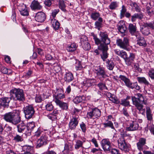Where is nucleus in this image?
Wrapping results in <instances>:
<instances>
[{"instance_id": "20e7f679", "label": "nucleus", "mask_w": 154, "mask_h": 154, "mask_svg": "<svg viewBox=\"0 0 154 154\" xmlns=\"http://www.w3.org/2000/svg\"><path fill=\"white\" fill-rule=\"evenodd\" d=\"M10 96L12 99L15 101H23L25 100V96L23 90L14 88L11 90Z\"/></svg>"}, {"instance_id": "f3484780", "label": "nucleus", "mask_w": 154, "mask_h": 154, "mask_svg": "<svg viewBox=\"0 0 154 154\" xmlns=\"http://www.w3.org/2000/svg\"><path fill=\"white\" fill-rule=\"evenodd\" d=\"M47 144V139L45 136H41L37 142L36 148H38Z\"/></svg>"}, {"instance_id": "37998d69", "label": "nucleus", "mask_w": 154, "mask_h": 154, "mask_svg": "<svg viewBox=\"0 0 154 154\" xmlns=\"http://www.w3.org/2000/svg\"><path fill=\"white\" fill-rule=\"evenodd\" d=\"M146 115L147 119L151 121L152 119V116L151 114L150 109L148 106L146 107Z\"/></svg>"}, {"instance_id": "6e6d98bb", "label": "nucleus", "mask_w": 154, "mask_h": 154, "mask_svg": "<svg viewBox=\"0 0 154 154\" xmlns=\"http://www.w3.org/2000/svg\"><path fill=\"white\" fill-rule=\"evenodd\" d=\"M32 71L30 70H28L27 72L25 73L23 75V77L26 79H27L29 78L31 76V74H32Z\"/></svg>"}, {"instance_id": "ea45409f", "label": "nucleus", "mask_w": 154, "mask_h": 154, "mask_svg": "<svg viewBox=\"0 0 154 154\" xmlns=\"http://www.w3.org/2000/svg\"><path fill=\"white\" fill-rule=\"evenodd\" d=\"M137 79L139 82L140 83H143L147 85L149 84V82L144 77H138Z\"/></svg>"}, {"instance_id": "6e6552de", "label": "nucleus", "mask_w": 154, "mask_h": 154, "mask_svg": "<svg viewBox=\"0 0 154 154\" xmlns=\"http://www.w3.org/2000/svg\"><path fill=\"white\" fill-rule=\"evenodd\" d=\"M139 125L136 121H129L127 122L126 130L127 131H133L137 130L139 127Z\"/></svg>"}, {"instance_id": "de8ad7c7", "label": "nucleus", "mask_w": 154, "mask_h": 154, "mask_svg": "<svg viewBox=\"0 0 154 154\" xmlns=\"http://www.w3.org/2000/svg\"><path fill=\"white\" fill-rule=\"evenodd\" d=\"M83 48L85 50H89L91 48V45L88 41L81 44Z\"/></svg>"}, {"instance_id": "f03ea898", "label": "nucleus", "mask_w": 154, "mask_h": 154, "mask_svg": "<svg viewBox=\"0 0 154 154\" xmlns=\"http://www.w3.org/2000/svg\"><path fill=\"white\" fill-rule=\"evenodd\" d=\"M20 112L18 110L6 113L3 116V118L6 122L16 125L21 121Z\"/></svg>"}, {"instance_id": "0e129e2a", "label": "nucleus", "mask_w": 154, "mask_h": 154, "mask_svg": "<svg viewBox=\"0 0 154 154\" xmlns=\"http://www.w3.org/2000/svg\"><path fill=\"white\" fill-rule=\"evenodd\" d=\"M149 75L152 79H154V69H151L149 71Z\"/></svg>"}, {"instance_id": "774afa93", "label": "nucleus", "mask_w": 154, "mask_h": 154, "mask_svg": "<svg viewBox=\"0 0 154 154\" xmlns=\"http://www.w3.org/2000/svg\"><path fill=\"white\" fill-rule=\"evenodd\" d=\"M110 151L112 154H120L119 150L115 148L111 149Z\"/></svg>"}, {"instance_id": "c9c22d12", "label": "nucleus", "mask_w": 154, "mask_h": 154, "mask_svg": "<svg viewBox=\"0 0 154 154\" xmlns=\"http://www.w3.org/2000/svg\"><path fill=\"white\" fill-rule=\"evenodd\" d=\"M64 98L65 95L64 94L61 93L58 94L56 95H55L54 100L55 103H56L58 101H61L60 100Z\"/></svg>"}, {"instance_id": "4468645a", "label": "nucleus", "mask_w": 154, "mask_h": 154, "mask_svg": "<svg viewBox=\"0 0 154 154\" xmlns=\"http://www.w3.org/2000/svg\"><path fill=\"white\" fill-rule=\"evenodd\" d=\"M96 73L98 76H100L103 78L108 77L103 68L99 66L97 69H96Z\"/></svg>"}, {"instance_id": "3c124183", "label": "nucleus", "mask_w": 154, "mask_h": 154, "mask_svg": "<svg viewBox=\"0 0 154 154\" xmlns=\"http://www.w3.org/2000/svg\"><path fill=\"white\" fill-rule=\"evenodd\" d=\"M75 66V68L76 70H81L82 68V67L80 62L79 60L76 61Z\"/></svg>"}, {"instance_id": "79ce46f5", "label": "nucleus", "mask_w": 154, "mask_h": 154, "mask_svg": "<svg viewBox=\"0 0 154 154\" xmlns=\"http://www.w3.org/2000/svg\"><path fill=\"white\" fill-rule=\"evenodd\" d=\"M103 20V19L102 18L99 17L98 19V20L95 22V28L98 30H100V28L101 27Z\"/></svg>"}, {"instance_id": "72a5a7b5", "label": "nucleus", "mask_w": 154, "mask_h": 154, "mask_svg": "<svg viewBox=\"0 0 154 154\" xmlns=\"http://www.w3.org/2000/svg\"><path fill=\"white\" fill-rule=\"evenodd\" d=\"M98 49L102 51V54L101 56V57L103 60V61H105L106 59L108 57V54L107 53V51L108 50V48L105 49L103 48L102 49Z\"/></svg>"}, {"instance_id": "4d7b16f0", "label": "nucleus", "mask_w": 154, "mask_h": 154, "mask_svg": "<svg viewBox=\"0 0 154 154\" xmlns=\"http://www.w3.org/2000/svg\"><path fill=\"white\" fill-rule=\"evenodd\" d=\"M145 26L147 27H149L152 29H154V22L152 21L150 23H146L144 24Z\"/></svg>"}, {"instance_id": "c756f323", "label": "nucleus", "mask_w": 154, "mask_h": 154, "mask_svg": "<svg viewBox=\"0 0 154 154\" xmlns=\"http://www.w3.org/2000/svg\"><path fill=\"white\" fill-rule=\"evenodd\" d=\"M128 29L129 32L132 35H135L137 31V27L135 25L130 23L128 26Z\"/></svg>"}, {"instance_id": "0eeeda50", "label": "nucleus", "mask_w": 154, "mask_h": 154, "mask_svg": "<svg viewBox=\"0 0 154 154\" xmlns=\"http://www.w3.org/2000/svg\"><path fill=\"white\" fill-rule=\"evenodd\" d=\"M101 111L98 108L92 109L87 113V117L88 119L98 118L101 115Z\"/></svg>"}, {"instance_id": "864d4df0", "label": "nucleus", "mask_w": 154, "mask_h": 154, "mask_svg": "<svg viewBox=\"0 0 154 154\" xmlns=\"http://www.w3.org/2000/svg\"><path fill=\"white\" fill-rule=\"evenodd\" d=\"M54 108V106L51 103H49L45 105L46 110L48 111H52Z\"/></svg>"}, {"instance_id": "6ab92c4d", "label": "nucleus", "mask_w": 154, "mask_h": 154, "mask_svg": "<svg viewBox=\"0 0 154 154\" xmlns=\"http://www.w3.org/2000/svg\"><path fill=\"white\" fill-rule=\"evenodd\" d=\"M18 9L20 14L23 16H28L29 14V12L25 5L23 4L18 7Z\"/></svg>"}, {"instance_id": "603ef678", "label": "nucleus", "mask_w": 154, "mask_h": 154, "mask_svg": "<svg viewBox=\"0 0 154 154\" xmlns=\"http://www.w3.org/2000/svg\"><path fill=\"white\" fill-rule=\"evenodd\" d=\"M122 58L124 59L125 62L127 57V54L126 52L123 50L121 51V52L119 56Z\"/></svg>"}, {"instance_id": "423d86ee", "label": "nucleus", "mask_w": 154, "mask_h": 154, "mask_svg": "<svg viewBox=\"0 0 154 154\" xmlns=\"http://www.w3.org/2000/svg\"><path fill=\"white\" fill-rule=\"evenodd\" d=\"M25 117L26 119H29L32 118L34 116L35 110L31 105L26 106L23 109Z\"/></svg>"}, {"instance_id": "f257e3e1", "label": "nucleus", "mask_w": 154, "mask_h": 154, "mask_svg": "<svg viewBox=\"0 0 154 154\" xmlns=\"http://www.w3.org/2000/svg\"><path fill=\"white\" fill-rule=\"evenodd\" d=\"M96 44L99 45L98 49H103L108 48V45L110 42V39L109 38L107 32H100L99 34L100 38H98L97 36L93 33H91Z\"/></svg>"}, {"instance_id": "680f3d73", "label": "nucleus", "mask_w": 154, "mask_h": 154, "mask_svg": "<svg viewBox=\"0 0 154 154\" xmlns=\"http://www.w3.org/2000/svg\"><path fill=\"white\" fill-rule=\"evenodd\" d=\"M80 127L82 131L83 132H85L86 130V125L84 123L82 122L80 125Z\"/></svg>"}, {"instance_id": "5701e85b", "label": "nucleus", "mask_w": 154, "mask_h": 154, "mask_svg": "<svg viewBox=\"0 0 154 154\" xmlns=\"http://www.w3.org/2000/svg\"><path fill=\"white\" fill-rule=\"evenodd\" d=\"M135 35L137 39V44L140 46L145 47L146 45V44L144 38L140 36L139 34H136Z\"/></svg>"}, {"instance_id": "e2e57ef3", "label": "nucleus", "mask_w": 154, "mask_h": 154, "mask_svg": "<svg viewBox=\"0 0 154 154\" xmlns=\"http://www.w3.org/2000/svg\"><path fill=\"white\" fill-rule=\"evenodd\" d=\"M54 0H45L44 3L45 5L48 7L51 6L52 4V2Z\"/></svg>"}, {"instance_id": "e433bc0d", "label": "nucleus", "mask_w": 154, "mask_h": 154, "mask_svg": "<svg viewBox=\"0 0 154 154\" xmlns=\"http://www.w3.org/2000/svg\"><path fill=\"white\" fill-rule=\"evenodd\" d=\"M85 97L84 96H79L75 97L73 100V102L76 104L80 103L85 100Z\"/></svg>"}, {"instance_id": "052dcab7", "label": "nucleus", "mask_w": 154, "mask_h": 154, "mask_svg": "<svg viewBox=\"0 0 154 154\" xmlns=\"http://www.w3.org/2000/svg\"><path fill=\"white\" fill-rule=\"evenodd\" d=\"M99 87L100 89L102 90L105 89H107L106 87L105 84L100 83L97 85Z\"/></svg>"}, {"instance_id": "dca6fc26", "label": "nucleus", "mask_w": 154, "mask_h": 154, "mask_svg": "<svg viewBox=\"0 0 154 154\" xmlns=\"http://www.w3.org/2000/svg\"><path fill=\"white\" fill-rule=\"evenodd\" d=\"M146 140L145 138H140L138 142L137 143L138 149L140 151H143V147L146 144Z\"/></svg>"}, {"instance_id": "ddd939ff", "label": "nucleus", "mask_w": 154, "mask_h": 154, "mask_svg": "<svg viewBox=\"0 0 154 154\" xmlns=\"http://www.w3.org/2000/svg\"><path fill=\"white\" fill-rule=\"evenodd\" d=\"M35 17L37 21L40 23L43 22L46 18L45 13L41 11L37 13Z\"/></svg>"}, {"instance_id": "bb28decb", "label": "nucleus", "mask_w": 154, "mask_h": 154, "mask_svg": "<svg viewBox=\"0 0 154 154\" xmlns=\"http://www.w3.org/2000/svg\"><path fill=\"white\" fill-rule=\"evenodd\" d=\"M102 125L103 126V128L106 129L107 128H110L112 129H115L113 123L110 121L107 120L106 122L102 123Z\"/></svg>"}, {"instance_id": "9d476101", "label": "nucleus", "mask_w": 154, "mask_h": 154, "mask_svg": "<svg viewBox=\"0 0 154 154\" xmlns=\"http://www.w3.org/2000/svg\"><path fill=\"white\" fill-rule=\"evenodd\" d=\"M116 44L121 48L126 49L128 46V39L127 37H124L123 41L120 39L116 40Z\"/></svg>"}, {"instance_id": "f704fd0d", "label": "nucleus", "mask_w": 154, "mask_h": 154, "mask_svg": "<svg viewBox=\"0 0 154 154\" xmlns=\"http://www.w3.org/2000/svg\"><path fill=\"white\" fill-rule=\"evenodd\" d=\"M56 103L57 105L63 109L67 110L68 109V105L66 103L63 102L61 101H58Z\"/></svg>"}, {"instance_id": "5fc2aeb1", "label": "nucleus", "mask_w": 154, "mask_h": 154, "mask_svg": "<svg viewBox=\"0 0 154 154\" xmlns=\"http://www.w3.org/2000/svg\"><path fill=\"white\" fill-rule=\"evenodd\" d=\"M13 139L16 142H21L23 140L21 136L18 134L16 135L14 137Z\"/></svg>"}, {"instance_id": "bf43d9fd", "label": "nucleus", "mask_w": 154, "mask_h": 154, "mask_svg": "<svg viewBox=\"0 0 154 154\" xmlns=\"http://www.w3.org/2000/svg\"><path fill=\"white\" fill-rule=\"evenodd\" d=\"M126 11L127 10L125 6L124 5H122V10L121 11L120 14L121 16L124 17L125 14L126 12Z\"/></svg>"}, {"instance_id": "c03bdc74", "label": "nucleus", "mask_w": 154, "mask_h": 154, "mask_svg": "<svg viewBox=\"0 0 154 154\" xmlns=\"http://www.w3.org/2000/svg\"><path fill=\"white\" fill-rule=\"evenodd\" d=\"M83 142L79 140H77L75 141V148L76 149H78L80 147H83Z\"/></svg>"}, {"instance_id": "aec40b11", "label": "nucleus", "mask_w": 154, "mask_h": 154, "mask_svg": "<svg viewBox=\"0 0 154 154\" xmlns=\"http://www.w3.org/2000/svg\"><path fill=\"white\" fill-rule=\"evenodd\" d=\"M135 58V55L133 53H130L128 57L125 60V63L128 66H130L133 63Z\"/></svg>"}, {"instance_id": "412c9836", "label": "nucleus", "mask_w": 154, "mask_h": 154, "mask_svg": "<svg viewBox=\"0 0 154 154\" xmlns=\"http://www.w3.org/2000/svg\"><path fill=\"white\" fill-rule=\"evenodd\" d=\"M31 9L33 10H39L42 8V6L37 0H34L32 2L30 6Z\"/></svg>"}, {"instance_id": "473e14b6", "label": "nucleus", "mask_w": 154, "mask_h": 154, "mask_svg": "<svg viewBox=\"0 0 154 154\" xmlns=\"http://www.w3.org/2000/svg\"><path fill=\"white\" fill-rule=\"evenodd\" d=\"M106 66L108 69L110 70H112L114 66V63L111 60H106Z\"/></svg>"}, {"instance_id": "2f4dec72", "label": "nucleus", "mask_w": 154, "mask_h": 154, "mask_svg": "<svg viewBox=\"0 0 154 154\" xmlns=\"http://www.w3.org/2000/svg\"><path fill=\"white\" fill-rule=\"evenodd\" d=\"M51 23L54 29L55 30H58L60 27V23L58 21L55 19L51 20Z\"/></svg>"}, {"instance_id": "4c0bfd02", "label": "nucleus", "mask_w": 154, "mask_h": 154, "mask_svg": "<svg viewBox=\"0 0 154 154\" xmlns=\"http://www.w3.org/2000/svg\"><path fill=\"white\" fill-rule=\"evenodd\" d=\"M33 147L29 145H24L22 147V150L24 152V153L32 152H33Z\"/></svg>"}, {"instance_id": "7ed1b4c3", "label": "nucleus", "mask_w": 154, "mask_h": 154, "mask_svg": "<svg viewBox=\"0 0 154 154\" xmlns=\"http://www.w3.org/2000/svg\"><path fill=\"white\" fill-rule=\"evenodd\" d=\"M135 97H132L131 100L133 104L135 105L137 109L143 115L145 112V109L143 104H146V102L144 101V99L142 94L137 93L135 94Z\"/></svg>"}, {"instance_id": "a19ab883", "label": "nucleus", "mask_w": 154, "mask_h": 154, "mask_svg": "<svg viewBox=\"0 0 154 154\" xmlns=\"http://www.w3.org/2000/svg\"><path fill=\"white\" fill-rule=\"evenodd\" d=\"M140 31L144 35H148L150 33L149 29L145 26L141 28Z\"/></svg>"}, {"instance_id": "39448f33", "label": "nucleus", "mask_w": 154, "mask_h": 154, "mask_svg": "<svg viewBox=\"0 0 154 154\" xmlns=\"http://www.w3.org/2000/svg\"><path fill=\"white\" fill-rule=\"evenodd\" d=\"M119 78L120 79V80H122L124 82L125 85L127 87L131 89L135 88L138 90L140 89V87L138 85L137 82L132 83L130 80L125 76L124 75H120L119 76Z\"/></svg>"}, {"instance_id": "2eb2a0df", "label": "nucleus", "mask_w": 154, "mask_h": 154, "mask_svg": "<svg viewBox=\"0 0 154 154\" xmlns=\"http://www.w3.org/2000/svg\"><path fill=\"white\" fill-rule=\"evenodd\" d=\"M12 99L11 96L10 97H4L2 98L0 100V104L4 107H7L9 106V103Z\"/></svg>"}, {"instance_id": "69168bd1", "label": "nucleus", "mask_w": 154, "mask_h": 154, "mask_svg": "<svg viewBox=\"0 0 154 154\" xmlns=\"http://www.w3.org/2000/svg\"><path fill=\"white\" fill-rule=\"evenodd\" d=\"M1 72L4 74H7L8 72V69L4 66H2L0 69Z\"/></svg>"}, {"instance_id": "9b49d317", "label": "nucleus", "mask_w": 154, "mask_h": 154, "mask_svg": "<svg viewBox=\"0 0 154 154\" xmlns=\"http://www.w3.org/2000/svg\"><path fill=\"white\" fill-rule=\"evenodd\" d=\"M101 144L104 151H110L111 148L110 142L108 139H104L102 140Z\"/></svg>"}, {"instance_id": "49530a36", "label": "nucleus", "mask_w": 154, "mask_h": 154, "mask_svg": "<svg viewBox=\"0 0 154 154\" xmlns=\"http://www.w3.org/2000/svg\"><path fill=\"white\" fill-rule=\"evenodd\" d=\"M118 3L117 2H112L109 6V8L111 10L115 9L118 6Z\"/></svg>"}, {"instance_id": "09e8293b", "label": "nucleus", "mask_w": 154, "mask_h": 154, "mask_svg": "<svg viewBox=\"0 0 154 154\" xmlns=\"http://www.w3.org/2000/svg\"><path fill=\"white\" fill-rule=\"evenodd\" d=\"M100 15L98 12H94L92 13L91 15V18L95 20L100 17Z\"/></svg>"}, {"instance_id": "c85d7f7f", "label": "nucleus", "mask_w": 154, "mask_h": 154, "mask_svg": "<svg viewBox=\"0 0 154 154\" xmlns=\"http://www.w3.org/2000/svg\"><path fill=\"white\" fill-rule=\"evenodd\" d=\"M27 131H26V134H27L30 133L32 131L35 127L34 123L33 122H29L27 124Z\"/></svg>"}, {"instance_id": "cd10ccee", "label": "nucleus", "mask_w": 154, "mask_h": 154, "mask_svg": "<svg viewBox=\"0 0 154 154\" xmlns=\"http://www.w3.org/2000/svg\"><path fill=\"white\" fill-rule=\"evenodd\" d=\"M131 17V20L132 22H134L137 19L140 20L142 19L143 17V16L142 13H135L132 15Z\"/></svg>"}, {"instance_id": "58836bf2", "label": "nucleus", "mask_w": 154, "mask_h": 154, "mask_svg": "<svg viewBox=\"0 0 154 154\" xmlns=\"http://www.w3.org/2000/svg\"><path fill=\"white\" fill-rule=\"evenodd\" d=\"M77 47V45L75 43H72L67 48V50L70 52L75 51Z\"/></svg>"}, {"instance_id": "a211bd4d", "label": "nucleus", "mask_w": 154, "mask_h": 154, "mask_svg": "<svg viewBox=\"0 0 154 154\" xmlns=\"http://www.w3.org/2000/svg\"><path fill=\"white\" fill-rule=\"evenodd\" d=\"M96 81L93 79H90L86 80L83 82L84 87L88 88L95 85Z\"/></svg>"}, {"instance_id": "1a4fd4ad", "label": "nucleus", "mask_w": 154, "mask_h": 154, "mask_svg": "<svg viewBox=\"0 0 154 154\" xmlns=\"http://www.w3.org/2000/svg\"><path fill=\"white\" fill-rule=\"evenodd\" d=\"M79 120L78 116H72V118L70 119L69 124V129L71 130L75 129L78 124Z\"/></svg>"}, {"instance_id": "338daca9", "label": "nucleus", "mask_w": 154, "mask_h": 154, "mask_svg": "<svg viewBox=\"0 0 154 154\" xmlns=\"http://www.w3.org/2000/svg\"><path fill=\"white\" fill-rule=\"evenodd\" d=\"M122 113L127 117L129 116V115L128 112L127 110L125 108H123L122 111Z\"/></svg>"}, {"instance_id": "b1692460", "label": "nucleus", "mask_w": 154, "mask_h": 154, "mask_svg": "<svg viewBox=\"0 0 154 154\" xmlns=\"http://www.w3.org/2000/svg\"><path fill=\"white\" fill-rule=\"evenodd\" d=\"M17 131L19 133L25 132L27 131V127L26 124L22 122L17 126Z\"/></svg>"}, {"instance_id": "7c9ffc66", "label": "nucleus", "mask_w": 154, "mask_h": 154, "mask_svg": "<svg viewBox=\"0 0 154 154\" xmlns=\"http://www.w3.org/2000/svg\"><path fill=\"white\" fill-rule=\"evenodd\" d=\"M131 97L129 96H127L126 98L121 100L120 103L121 105L124 106H128L130 105V102L128 100L130 99Z\"/></svg>"}, {"instance_id": "a878e982", "label": "nucleus", "mask_w": 154, "mask_h": 154, "mask_svg": "<svg viewBox=\"0 0 154 154\" xmlns=\"http://www.w3.org/2000/svg\"><path fill=\"white\" fill-rule=\"evenodd\" d=\"M118 30L121 33H124L127 30V28L122 21H120L118 24Z\"/></svg>"}, {"instance_id": "13d9d810", "label": "nucleus", "mask_w": 154, "mask_h": 154, "mask_svg": "<svg viewBox=\"0 0 154 154\" xmlns=\"http://www.w3.org/2000/svg\"><path fill=\"white\" fill-rule=\"evenodd\" d=\"M81 44L85 43V42H88V38L85 35H82L80 39Z\"/></svg>"}, {"instance_id": "f8f14e48", "label": "nucleus", "mask_w": 154, "mask_h": 154, "mask_svg": "<svg viewBox=\"0 0 154 154\" xmlns=\"http://www.w3.org/2000/svg\"><path fill=\"white\" fill-rule=\"evenodd\" d=\"M118 142L119 147L121 149L125 151H128V146L123 137L119 138L118 140Z\"/></svg>"}, {"instance_id": "8fccbe9b", "label": "nucleus", "mask_w": 154, "mask_h": 154, "mask_svg": "<svg viewBox=\"0 0 154 154\" xmlns=\"http://www.w3.org/2000/svg\"><path fill=\"white\" fill-rule=\"evenodd\" d=\"M109 100L111 101L113 103L116 104H118L120 103V101L117 99L116 97L114 94H113L112 96L109 99Z\"/></svg>"}, {"instance_id": "a18cd8bd", "label": "nucleus", "mask_w": 154, "mask_h": 154, "mask_svg": "<svg viewBox=\"0 0 154 154\" xmlns=\"http://www.w3.org/2000/svg\"><path fill=\"white\" fill-rule=\"evenodd\" d=\"M59 5L60 8L63 11H65L66 10L65 8L66 5L64 3V1L63 0H60L59 2Z\"/></svg>"}, {"instance_id": "4be33fe9", "label": "nucleus", "mask_w": 154, "mask_h": 154, "mask_svg": "<svg viewBox=\"0 0 154 154\" xmlns=\"http://www.w3.org/2000/svg\"><path fill=\"white\" fill-rule=\"evenodd\" d=\"M74 79L73 75L71 72H66L64 75V79L66 83H69Z\"/></svg>"}, {"instance_id": "393cba45", "label": "nucleus", "mask_w": 154, "mask_h": 154, "mask_svg": "<svg viewBox=\"0 0 154 154\" xmlns=\"http://www.w3.org/2000/svg\"><path fill=\"white\" fill-rule=\"evenodd\" d=\"M128 4L132 7L133 9H135L136 12H140V8L136 2H133L131 0H129L128 2Z\"/></svg>"}]
</instances>
